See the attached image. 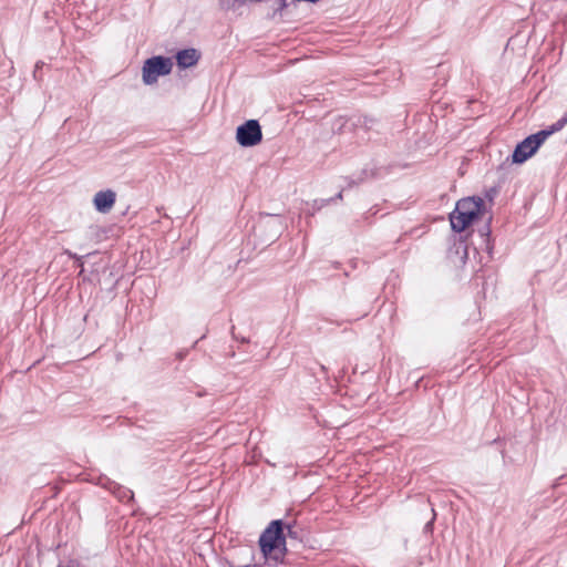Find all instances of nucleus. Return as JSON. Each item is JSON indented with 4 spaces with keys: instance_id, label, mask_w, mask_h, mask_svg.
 <instances>
[{
    "instance_id": "obj_5",
    "label": "nucleus",
    "mask_w": 567,
    "mask_h": 567,
    "mask_svg": "<svg viewBox=\"0 0 567 567\" xmlns=\"http://www.w3.org/2000/svg\"><path fill=\"white\" fill-rule=\"evenodd\" d=\"M261 127L257 120H248L237 127L236 140L244 147H251L261 142Z\"/></svg>"
},
{
    "instance_id": "obj_3",
    "label": "nucleus",
    "mask_w": 567,
    "mask_h": 567,
    "mask_svg": "<svg viewBox=\"0 0 567 567\" xmlns=\"http://www.w3.org/2000/svg\"><path fill=\"white\" fill-rule=\"evenodd\" d=\"M484 200L481 197H467L456 203L455 209L450 214L451 227L461 233L484 212Z\"/></svg>"
},
{
    "instance_id": "obj_6",
    "label": "nucleus",
    "mask_w": 567,
    "mask_h": 567,
    "mask_svg": "<svg viewBox=\"0 0 567 567\" xmlns=\"http://www.w3.org/2000/svg\"><path fill=\"white\" fill-rule=\"evenodd\" d=\"M115 199H116V194L111 189H106V190L97 192L94 195L93 204L97 212L105 214V213H109L113 208V206L115 204Z\"/></svg>"
},
{
    "instance_id": "obj_2",
    "label": "nucleus",
    "mask_w": 567,
    "mask_h": 567,
    "mask_svg": "<svg viewBox=\"0 0 567 567\" xmlns=\"http://www.w3.org/2000/svg\"><path fill=\"white\" fill-rule=\"evenodd\" d=\"M567 124V113L554 123L548 130H542L536 134H532L522 141L515 147L512 158L513 163L523 164L529 157H532L539 146L546 141L553 133L560 131Z\"/></svg>"
},
{
    "instance_id": "obj_8",
    "label": "nucleus",
    "mask_w": 567,
    "mask_h": 567,
    "mask_svg": "<svg viewBox=\"0 0 567 567\" xmlns=\"http://www.w3.org/2000/svg\"><path fill=\"white\" fill-rule=\"evenodd\" d=\"M286 530H287V535L290 536V537H297L296 536V532L293 530V527L291 525H287L286 526Z\"/></svg>"
},
{
    "instance_id": "obj_4",
    "label": "nucleus",
    "mask_w": 567,
    "mask_h": 567,
    "mask_svg": "<svg viewBox=\"0 0 567 567\" xmlns=\"http://www.w3.org/2000/svg\"><path fill=\"white\" fill-rule=\"evenodd\" d=\"M172 71V62L163 56H153L144 62L142 76L145 84L157 82L159 75L169 74Z\"/></svg>"
},
{
    "instance_id": "obj_7",
    "label": "nucleus",
    "mask_w": 567,
    "mask_h": 567,
    "mask_svg": "<svg viewBox=\"0 0 567 567\" xmlns=\"http://www.w3.org/2000/svg\"><path fill=\"white\" fill-rule=\"evenodd\" d=\"M199 55L195 49L182 50L176 55V61L181 68H190L197 63Z\"/></svg>"
},
{
    "instance_id": "obj_1",
    "label": "nucleus",
    "mask_w": 567,
    "mask_h": 567,
    "mask_svg": "<svg viewBox=\"0 0 567 567\" xmlns=\"http://www.w3.org/2000/svg\"><path fill=\"white\" fill-rule=\"evenodd\" d=\"M260 549L267 560L275 564L281 561L286 555V539L282 522L272 520L259 538Z\"/></svg>"
},
{
    "instance_id": "obj_9",
    "label": "nucleus",
    "mask_w": 567,
    "mask_h": 567,
    "mask_svg": "<svg viewBox=\"0 0 567 567\" xmlns=\"http://www.w3.org/2000/svg\"><path fill=\"white\" fill-rule=\"evenodd\" d=\"M279 1H280V3H279L280 9H284L288 6L287 0H279Z\"/></svg>"
}]
</instances>
